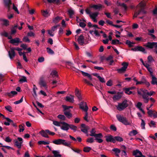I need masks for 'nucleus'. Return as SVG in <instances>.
Masks as SVG:
<instances>
[{
    "instance_id": "f257e3e1",
    "label": "nucleus",
    "mask_w": 157,
    "mask_h": 157,
    "mask_svg": "<svg viewBox=\"0 0 157 157\" xmlns=\"http://www.w3.org/2000/svg\"><path fill=\"white\" fill-rule=\"evenodd\" d=\"M145 5L146 3L142 1L140 3L136 6L137 8H139L138 9L139 10L138 11L135 12L133 17H136L138 15L140 14H146V12L144 10Z\"/></svg>"
},
{
    "instance_id": "f03ea898",
    "label": "nucleus",
    "mask_w": 157,
    "mask_h": 157,
    "mask_svg": "<svg viewBox=\"0 0 157 157\" xmlns=\"http://www.w3.org/2000/svg\"><path fill=\"white\" fill-rule=\"evenodd\" d=\"M52 143L57 145H62L65 146L70 147L71 145V142L67 141L66 140L62 139H58L54 140Z\"/></svg>"
},
{
    "instance_id": "7ed1b4c3",
    "label": "nucleus",
    "mask_w": 157,
    "mask_h": 157,
    "mask_svg": "<svg viewBox=\"0 0 157 157\" xmlns=\"http://www.w3.org/2000/svg\"><path fill=\"white\" fill-rule=\"evenodd\" d=\"M138 94L141 95L144 99L145 103H147L149 101V98L148 95V91L145 89H140L137 91Z\"/></svg>"
},
{
    "instance_id": "20e7f679",
    "label": "nucleus",
    "mask_w": 157,
    "mask_h": 157,
    "mask_svg": "<svg viewBox=\"0 0 157 157\" xmlns=\"http://www.w3.org/2000/svg\"><path fill=\"white\" fill-rule=\"evenodd\" d=\"M116 117L119 121L125 125H131L132 121H128L126 118L120 114L116 115Z\"/></svg>"
},
{
    "instance_id": "39448f33",
    "label": "nucleus",
    "mask_w": 157,
    "mask_h": 157,
    "mask_svg": "<svg viewBox=\"0 0 157 157\" xmlns=\"http://www.w3.org/2000/svg\"><path fill=\"white\" fill-rule=\"evenodd\" d=\"M88 38L86 37L85 39L82 35H80L77 39V41L78 44L81 45L86 44L89 43L90 38L89 36H88Z\"/></svg>"
},
{
    "instance_id": "423d86ee",
    "label": "nucleus",
    "mask_w": 157,
    "mask_h": 157,
    "mask_svg": "<svg viewBox=\"0 0 157 157\" xmlns=\"http://www.w3.org/2000/svg\"><path fill=\"white\" fill-rule=\"evenodd\" d=\"M128 106L127 101L126 100H124L121 103H118V105L116 106L117 108L119 111H121Z\"/></svg>"
},
{
    "instance_id": "0eeeda50",
    "label": "nucleus",
    "mask_w": 157,
    "mask_h": 157,
    "mask_svg": "<svg viewBox=\"0 0 157 157\" xmlns=\"http://www.w3.org/2000/svg\"><path fill=\"white\" fill-rule=\"evenodd\" d=\"M144 46L147 48H155L154 52L157 54V42H148L147 44L144 45Z\"/></svg>"
},
{
    "instance_id": "6e6552de",
    "label": "nucleus",
    "mask_w": 157,
    "mask_h": 157,
    "mask_svg": "<svg viewBox=\"0 0 157 157\" xmlns=\"http://www.w3.org/2000/svg\"><path fill=\"white\" fill-rule=\"evenodd\" d=\"M39 84L40 86L41 87H44L47 90V89L48 87L47 85V83L43 77H41L40 78Z\"/></svg>"
},
{
    "instance_id": "1a4fd4ad",
    "label": "nucleus",
    "mask_w": 157,
    "mask_h": 157,
    "mask_svg": "<svg viewBox=\"0 0 157 157\" xmlns=\"http://www.w3.org/2000/svg\"><path fill=\"white\" fill-rule=\"evenodd\" d=\"M59 26V25H56L52 27L50 29L48 30V34L50 36H53L54 35V32L57 30V27Z\"/></svg>"
},
{
    "instance_id": "9d476101",
    "label": "nucleus",
    "mask_w": 157,
    "mask_h": 157,
    "mask_svg": "<svg viewBox=\"0 0 157 157\" xmlns=\"http://www.w3.org/2000/svg\"><path fill=\"white\" fill-rule=\"evenodd\" d=\"M128 63L127 62H124L122 63L121 65L123 67L117 70L118 72L121 73L125 71L128 67Z\"/></svg>"
},
{
    "instance_id": "9b49d317",
    "label": "nucleus",
    "mask_w": 157,
    "mask_h": 157,
    "mask_svg": "<svg viewBox=\"0 0 157 157\" xmlns=\"http://www.w3.org/2000/svg\"><path fill=\"white\" fill-rule=\"evenodd\" d=\"M15 145L18 148H20L22 146V144L23 142V139L21 137H18L17 140H14Z\"/></svg>"
},
{
    "instance_id": "f8f14e48",
    "label": "nucleus",
    "mask_w": 157,
    "mask_h": 157,
    "mask_svg": "<svg viewBox=\"0 0 157 157\" xmlns=\"http://www.w3.org/2000/svg\"><path fill=\"white\" fill-rule=\"evenodd\" d=\"M79 108L84 111H87L88 109L87 104L83 101L81 102L79 104Z\"/></svg>"
},
{
    "instance_id": "ddd939ff",
    "label": "nucleus",
    "mask_w": 157,
    "mask_h": 157,
    "mask_svg": "<svg viewBox=\"0 0 157 157\" xmlns=\"http://www.w3.org/2000/svg\"><path fill=\"white\" fill-rule=\"evenodd\" d=\"M89 129V127L86 126L85 124H81V130L83 132L87 134L88 132V130Z\"/></svg>"
},
{
    "instance_id": "4468645a",
    "label": "nucleus",
    "mask_w": 157,
    "mask_h": 157,
    "mask_svg": "<svg viewBox=\"0 0 157 157\" xmlns=\"http://www.w3.org/2000/svg\"><path fill=\"white\" fill-rule=\"evenodd\" d=\"M69 124H68L65 122H62L61 124L60 128L61 129L63 130L67 131L69 129Z\"/></svg>"
},
{
    "instance_id": "2eb2a0df",
    "label": "nucleus",
    "mask_w": 157,
    "mask_h": 157,
    "mask_svg": "<svg viewBox=\"0 0 157 157\" xmlns=\"http://www.w3.org/2000/svg\"><path fill=\"white\" fill-rule=\"evenodd\" d=\"M9 42L14 45H18V43H21V41H20V39L19 38H16L11 40L9 41Z\"/></svg>"
},
{
    "instance_id": "dca6fc26",
    "label": "nucleus",
    "mask_w": 157,
    "mask_h": 157,
    "mask_svg": "<svg viewBox=\"0 0 157 157\" xmlns=\"http://www.w3.org/2000/svg\"><path fill=\"white\" fill-rule=\"evenodd\" d=\"M13 48H10V50L8 51V54L10 59H13L15 56L16 54Z\"/></svg>"
},
{
    "instance_id": "f3484780",
    "label": "nucleus",
    "mask_w": 157,
    "mask_h": 157,
    "mask_svg": "<svg viewBox=\"0 0 157 157\" xmlns=\"http://www.w3.org/2000/svg\"><path fill=\"white\" fill-rule=\"evenodd\" d=\"M98 13L97 12L94 13H92L90 14V18L92 19L94 22H97V20L96 19V17L98 16Z\"/></svg>"
},
{
    "instance_id": "a211bd4d",
    "label": "nucleus",
    "mask_w": 157,
    "mask_h": 157,
    "mask_svg": "<svg viewBox=\"0 0 157 157\" xmlns=\"http://www.w3.org/2000/svg\"><path fill=\"white\" fill-rule=\"evenodd\" d=\"M4 2L8 8V11H9L12 8V3L10 0H5Z\"/></svg>"
},
{
    "instance_id": "6ab92c4d",
    "label": "nucleus",
    "mask_w": 157,
    "mask_h": 157,
    "mask_svg": "<svg viewBox=\"0 0 157 157\" xmlns=\"http://www.w3.org/2000/svg\"><path fill=\"white\" fill-rule=\"evenodd\" d=\"M106 140L107 142H112L113 143L115 142L114 137L111 135L106 136H105Z\"/></svg>"
},
{
    "instance_id": "aec40b11",
    "label": "nucleus",
    "mask_w": 157,
    "mask_h": 157,
    "mask_svg": "<svg viewBox=\"0 0 157 157\" xmlns=\"http://www.w3.org/2000/svg\"><path fill=\"white\" fill-rule=\"evenodd\" d=\"M121 97V94L119 92H118L116 94L113 96V99L114 101H117L120 99Z\"/></svg>"
},
{
    "instance_id": "412c9836",
    "label": "nucleus",
    "mask_w": 157,
    "mask_h": 157,
    "mask_svg": "<svg viewBox=\"0 0 157 157\" xmlns=\"http://www.w3.org/2000/svg\"><path fill=\"white\" fill-rule=\"evenodd\" d=\"M74 96L72 95H70L69 96H66V100L71 103H73L74 101Z\"/></svg>"
},
{
    "instance_id": "4be33fe9",
    "label": "nucleus",
    "mask_w": 157,
    "mask_h": 157,
    "mask_svg": "<svg viewBox=\"0 0 157 157\" xmlns=\"http://www.w3.org/2000/svg\"><path fill=\"white\" fill-rule=\"evenodd\" d=\"M62 19L61 17L57 16L53 19L52 22L55 24H56L58 23Z\"/></svg>"
},
{
    "instance_id": "5701e85b",
    "label": "nucleus",
    "mask_w": 157,
    "mask_h": 157,
    "mask_svg": "<svg viewBox=\"0 0 157 157\" xmlns=\"http://www.w3.org/2000/svg\"><path fill=\"white\" fill-rule=\"evenodd\" d=\"M142 105V104L141 102H139L137 103L136 105V106L137 108H138L139 109V110H140L142 112V113L144 114L145 113V112L141 108V106Z\"/></svg>"
},
{
    "instance_id": "b1692460",
    "label": "nucleus",
    "mask_w": 157,
    "mask_h": 157,
    "mask_svg": "<svg viewBox=\"0 0 157 157\" xmlns=\"http://www.w3.org/2000/svg\"><path fill=\"white\" fill-rule=\"evenodd\" d=\"M41 135L43 137L48 138L49 136L47 134L48 132H46V130L45 131L42 130L39 132Z\"/></svg>"
},
{
    "instance_id": "393cba45",
    "label": "nucleus",
    "mask_w": 157,
    "mask_h": 157,
    "mask_svg": "<svg viewBox=\"0 0 157 157\" xmlns=\"http://www.w3.org/2000/svg\"><path fill=\"white\" fill-rule=\"evenodd\" d=\"M112 151L115 153V155L116 156H119V154L121 152V150L120 149L117 148H114L112 149Z\"/></svg>"
},
{
    "instance_id": "a878e982",
    "label": "nucleus",
    "mask_w": 157,
    "mask_h": 157,
    "mask_svg": "<svg viewBox=\"0 0 157 157\" xmlns=\"http://www.w3.org/2000/svg\"><path fill=\"white\" fill-rule=\"evenodd\" d=\"M17 92L16 91H11L10 92H8L6 94V95L8 96L10 98H12L15 95H16Z\"/></svg>"
},
{
    "instance_id": "bb28decb",
    "label": "nucleus",
    "mask_w": 157,
    "mask_h": 157,
    "mask_svg": "<svg viewBox=\"0 0 157 157\" xmlns=\"http://www.w3.org/2000/svg\"><path fill=\"white\" fill-rule=\"evenodd\" d=\"M54 157H61V155L60 154L59 151L58 150H53L52 151Z\"/></svg>"
},
{
    "instance_id": "cd10ccee",
    "label": "nucleus",
    "mask_w": 157,
    "mask_h": 157,
    "mask_svg": "<svg viewBox=\"0 0 157 157\" xmlns=\"http://www.w3.org/2000/svg\"><path fill=\"white\" fill-rule=\"evenodd\" d=\"M1 21H2V25L6 26H8L9 25V22L7 19H1Z\"/></svg>"
},
{
    "instance_id": "c85d7f7f",
    "label": "nucleus",
    "mask_w": 157,
    "mask_h": 157,
    "mask_svg": "<svg viewBox=\"0 0 157 157\" xmlns=\"http://www.w3.org/2000/svg\"><path fill=\"white\" fill-rule=\"evenodd\" d=\"M117 5L118 6H121L122 8L124 9V10L126 11L128 9V7L124 3H121L120 2H117Z\"/></svg>"
},
{
    "instance_id": "c756f323",
    "label": "nucleus",
    "mask_w": 157,
    "mask_h": 157,
    "mask_svg": "<svg viewBox=\"0 0 157 157\" xmlns=\"http://www.w3.org/2000/svg\"><path fill=\"white\" fill-rule=\"evenodd\" d=\"M64 114L68 118H70L72 117L71 113L69 111L63 110Z\"/></svg>"
},
{
    "instance_id": "7c9ffc66",
    "label": "nucleus",
    "mask_w": 157,
    "mask_h": 157,
    "mask_svg": "<svg viewBox=\"0 0 157 157\" xmlns=\"http://www.w3.org/2000/svg\"><path fill=\"white\" fill-rule=\"evenodd\" d=\"M5 118L7 121V122L5 121L4 122V124L6 125L9 126L10 123L13 122V121L8 117H5Z\"/></svg>"
},
{
    "instance_id": "2f4dec72",
    "label": "nucleus",
    "mask_w": 157,
    "mask_h": 157,
    "mask_svg": "<svg viewBox=\"0 0 157 157\" xmlns=\"http://www.w3.org/2000/svg\"><path fill=\"white\" fill-rule=\"evenodd\" d=\"M37 90V88L35 85H33V95L34 97H37V94H36V90Z\"/></svg>"
},
{
    "instance_id": "473e14b6",
    "label": "nucleus",
    "mask_w": 157,
    "mask_h": 157,
    "mask_svg": "<svg viewBox=\"0 0 157 157\" xmlns=\"http://www.w3.org/2000/svg\"><path fill=\"white\" fill-rule=\"evenodd\" d=\"M152 77L151 83L153 85H155L157 82V78L153 75H151Z\"/></svg>"
},
{
    "instance_id": "72a5a7b5",
    "label": "nucleus",
    "mask_w": 157,
    "mask_h": 157,
    "mask_svg": "<svg viewBox=\"0 0 157 157\" xmlns=\"http://www.w3.org/2000/svg\"><path fill=\"white\" fill-rule=\"evenodd\" d=\"M102 7V5L100 4H99L98 5H94L91 6V7L94 8L95 10H98L101 8Z\"/></svg>"
},
{
    "instance_id": "f704fd0d",
    "label": "nucleus",
    "mask_w": 157,
    "mask_h": 157,
    "mask_svg": "<svg viewBox=\"0 0 157 157\" xmlns=\"http://www.w3.org/2000/svg\"><path fill=\"white\" fill-rule=\"evenodd\" d=\"M82 74L83 75L85 76H87L88 77L90 80H92V78L90 75L89 74L87 73L84 72L83 71H81Z\"/></svg>"
},
{
    "instance_id": "c9c22d12",
    "label": "nucleus",
    "mask_w": 157,
    "mask_h": 157,
    "mask_svg": "<svg viewBox=\"0 0 157 157\" xmlns=\"http://www.w3.org/2000/svg\"><path fill=\"white\" fill-rule=\"evenodd\" d=\"M138 134V132L136 130H133L130 132L128 135L129 136H135Z\"/></svg>"
},
{
    "instance_id": "e433bc0d",
    "label": "nucleus",
    "mask_w": 157,
    "mask_h": 157,
    "mask_svg": "<svg viewBox=\"0 0 157 157\" xmlns=\"http://www.w3.org/2000/svg\"><path fill=\"white\" fill-rule=\"evenodd\" d=\"M138 151H140L138 150H136L133 151V155L135 157H141L140 156V153Z\"/></svg>"
},
{
    "instance_id": "4c0bfd02",
    "label": "nucleus",
    "mask_w": 157,
    "mask_h": 157,
    "mask_svg": "<svg viewBox=\"0 0 157 157\" xmlns=\"http://www.w3.org/2000/svg\"><path fill=\"white\" fill-rule=\"evenodd\" d=\"M69 128H70L74 132H76L77 130V126L72 124H69Z\"/></svg>"
},
{
    "instance_id": "58836bf2",
    "label": "nucleus",
    "mask_w": 157,
    "mask_h": 157,
    "mask_svg": "<svg viewBox=\"0 0 157 157\" xmlns=\"http://www.w3.org/2000/svg\"><path fill=\"white\" fill-rule=\"evenodd\" d=\"M62 122H58L56 121H53V124L57 126H60Z\"/></svg>"
},
{
    "instance_id": "ea45409f",
    "label": "nucleus",
    "mask_w": 157,
    "mask_h": 157,
    "mask_svg": "<svg viewBox=\"0 0 157 157\" xmlns=\"http://www.w3.org/2000/svg\"><path fill=\"white\" fill-rule=\"evenodd\" d=\"M138 51H140L144 53H146V51L145 49L142 46H138Z\"/></svg>"
},
{
    "instance_id": "a19ab883",
    "label": "nucleus",
    "mask_w": 157,
    "mask_h": 157,
    "mask_svg": "<svg viewBox=\"0 0 157 157\" xmlns=\"http://www.w3.org/2000/svg\"><path fill=\"white\" fill-rule=\"evenodd\" d=\"M114 140H115V142L116 141H119V142H121L123 141V138L119 136H116L114 137Z\"/></svg>"
},
{
    "instance_id": "79ce46f5",
    "label": "nucleus",
    "mask_w": 157,
    "mask_h": 157,
    "mask_svg": "<svg viewBox=\"0 0 157 157\" xmlns=\"http://www.w3.org/2000/svg\"><path fill=\"white\" fill-rule=\"evenodd\" d=\"M91 148L89 147H85L83 148V151L86 152H89L91 150Z\"/></svg>"
},
{
    "instance_id": "37998d69",
    "label": "nucleus",
    "mask_w": 157,
    "mask_h": 157,
    "mask_svg": "<svg viewBox=\"0 0 157 157\" xmlns=\"http://www.w3.org/2000/svg\"><path fill=\"white\" fill-rule=\"evenodd\" d=\"M49 142L45 141H40L38 142V144H43L44 145H48L49 144Z\"/></svg>"
},
{
    "instance_id": "c03bdc74",
    "label": "nucleus",
    "mask_w": 157,
    "mask_h": 157,
    "mask_svg": "<svg viewBox=\"0 0 157 157\" xmlns=\"http://www.w3.org/2000/svg\"><path fill=\"white\" fill-rule=\"evenodd\" d=\"M41 12L42 13L43 15L45 17H47L48 16V13L47 10H42Z\"/></svg>"
},
{
    "instance_id": "a18cd8bd",
    "label": "nucleus",
    "mask_w": 157,
    "mask_h": 157,
    "mask_svg": "<svg viewBox=\"0 0 157 157\" xmlns=\"http://www.w3.org/2000/svg\"><path fill=\"white\" fill-rule=\"evenodd\" d=\"M112 44H121V43L118 40H113L112 41Z\"/></svg>"
},
{
    "instance_id": "49530a36",
    "label": "nucleus",
    "mask_w": 157,
    "mask_h": 157,
    "mask_svg": "<svg viewBox=\"0 0 157 157\" xmlns=\"http://www.w3.org/2000/svg\"><path fill=\"white\" fill-rule=\"evenodd\" d=\"M130 90H131V88H126L125 90V93L128 94H132V92Z\"/></svg>"
},
{
    "instance_id": "de8ad7c7",
    "label": "nucleus",
    "mask_w": 157,
    "mask_h": 157,
    "mask_svg": "<svg viewBox=\"0 0 157 157\" xmlns=\"http://www.w3.org/2000/svg\"><path fill=\"white\" fill-rule=\"evenodd\" d=\"M51 75L52 76V77L53 78L58 76L57 72L56 71L54 70L52 71L51 73Z\"/></svg>"
},
{
    "instance_id": "09e8293b",
    "label": "nucleus",
    "mask_w": 157,
    "mask_h": 157,
    "mask_svg": "<svg viewBox=\"0 0 157 157\" xmlns=\"http://www.w3.org/2000/svg\"><path fill=\"white\" fill-rule=\"evenodd\" d=\"M19 82L21 83L27 82L26 78L25 76H23L19 80Z\"/></svg>"
},
{
    "instance_id": "8fccbe9b",
    "label": "nucleus",
    "mask_w": 157,
    "mask_h": 157,
    "mask_svg": "<svg viewBox=\"0 0 157 157\" xmlns=\"http://www.w3.org/2000/svg\"><path fill=\"white\" fill-rule=\"evenodd\" d=\"M85 112V116L84 117V119L87 122H89V120L88 119V113L87 111H84Z\"/></svg>"
},
{
    "instance_id": "3c124183",
    "label": "nucleus",
    "mask_w": 157,
    "mask_h": 157,
    "mask_svg": "<svg viewBox=\"0 0 157 157\" xmlns=\"http://www.w3.org/2000/svg\"><path fill=\"white\" fill-rule=\"evenodd\" d=\"M96 132L95 129L94 128H93L90 132V136H94L96 134Z\"/></svg>"
},
{
    "instance_id": "603ef678",
    "label": "nucleus",
    "mask_w": 157,
    "mask_h": 157,
    "mask_svg": "<svg viewBox=\"0 0 157 157\" xmlns=\"http://www.w3.org/2000/svg\"><path fill=\"white\" fill-rule=\"evenodd\" d=\"M126 44L128 45L129 47H132L133 46V44H134V43L131 42L129 40H127Z\"/></svg>"
},
{
    "instance_id": "864d4df0",
    "label": "nucleus",
    "mask_w": 157,
    "mask_h": 157,
    "mask_svg": "<svg viewBox=\"0 0 157 157\" xmlns=\"http://www.w3.org/2000/svg\"><path fill=\"white\" fill-rule=\"evenodd\" d=\"M94 136L95 138V140H96L97 138L98 139L102 138L103 137V136L101 133H100L98 134H96Z\"/></svg>"
},
{
    "instance_id": "5fc2aeb1",
    "label": "nucleus",
    "mask_w": 157,
    "mask_h": 157,
    "mask_svg": "<svg viewBox=\"0 0 157 157\" xmlns=\"http://www.w3.org/2000/svg\"><path fill=\"white\" fill-rule=\"evenodd\" d=\"M145 123L144 120L141 119V126L142 129H145Z\"/></svg>"
},
{
    "instance_id": "6e6d98bb",
    "label": "nucleus",
    "mask_w": 157,
    "mask_h": 157,
    "mask_svg": "<svg viewBox=\"0 0 157 157\" xmlns=\"http://www.w3.org/2000/svg\"><path fill=\"white\" fill-rule=\"evenodd\" d=\"M46 49L47 52L49 54L52 55L54 54V52L50 48L48 47Z\"/></svg>"
},
{
    "instance_id": "4d7b16f0",
    "label": "nucleus",
    "mask_w": 157,
    "mask_h": 157,
    "mask_svg": "<svg viewBox=\"0 0 157 157\" xmlns=\"http://www.w3.org/2000/svg\"><path fill=\"white\" fill-rule=\"evenodd\" d=\"M35 34L33 32L30 31L27 33V36L30 37H34Z\"/></svg>"
},
{
    "instance_id": "13d9d810",
    "label": "nucleus",
    "mask_w": 157,
    "mask_h": 157,
    "mask_svg": "<svg viewBox=\"0 0 157 157\" xmlns=\"http://www.w3.org/2000/svg\"><path fill=\"white\" fill-rule=\"evenodd\" d=\"M57 117L60 119L64 120H65L66 118L65 116L63 115L59 114L58 116Z\"/></svg>"
},
{
    "instance_id": "bf43d9fd",
    "label": "nucleus",
    "mask_w": 157,
    "mask_h": 157,
    "mask_svg": "<svg viewBox=\"0 0 157 157\" xmlns=\"http://www.w3.org/2000/svg\"><path fill=\"white\" fill-rule=\"evenodd\" d=\"M48 2L49 3H59L60 2V0H47Z\"/></svg>"
},
{
    "instance_id": "052dcab7",
    "label": "nucleus",
    "mask_w": 157,
    "mask_h": 157,
    "mask_svg": "<svg viewBox=\"0 0 157 157\" xmlns=\"http://www.w3.org/2000/svg\"><path fill=\"white\" fill-rule=\"evenodd\" d=\"M0 34L2 36H4L6 37H8V34L5 31H4L3 32L1 33Z\"/></svg>"
},
{
    "instance_id": "680f3d73",
    "label": "nucleus",
    "mask_w": 157,
    "mask_h": 157,
    "mask_svg": "<svg viewBox=\"0 0 157 157\" xmlns=\"http://www.w3.org/2000/svg\"><path fill=\"white\" fill-rule=\"evenodd\" d=\"M19 132H23L24 131L25 128L24 126L22 125H20L19 126Z\"/></svg>"
},
{
    "instance_id": "e2e57ef3",
    "label": "nucleus",
    "mask_w": 157,
    "mask_h": 157,
    "mask_svg": "<svg viewBox=\"0 0 157 157\" xmlns=\"http://www.w3.org/2000/svg\"><path fill=\"white\" fill-rule=\"evenodd\" d=\"M23 101V97H22L21 99L17 101H15L14 102L15 104L17 105L20 104Z\"/></svg>"
},
{
    "instance_id": "0e129e2a",
    "label": "nucleus",
    "mask_w": 157,
    "mask_h": 157,
    "mask_svg": "<svg viewBox=\"0 0 157 157\" xmlns=\"http://www.w3.org/2000/svg\"><path fill=\"white\" fill-rule=\"evenodd\" d=\"M94 141V139L92 137H90L88 138L86 140V141L89 143H92Z\"/></svg>"
},
{
    "instance_id": "69168bd1",
    "label": "nucleus",
    "mask_w": 157,
    "mask_h": 157,
    "mask_svg": "<svg viewBox=\"0 0 157 157\" xmlns=\"http://www.w3.org/2000/svg\"><path fill=\"white\" fill-rule=\"evenodd\" d=\"M6 109L10 112H12V108L10 106H7L5 107Z\"/></svg>"
},
{
    "instance_id": "338daca9",
    "label": "nucleus",
    "mask_w": 157,
    "mask_h": 157,
    "mask_svg": "<svg viewBox=\"0 0 157 157\" xmlns=\"http://www.w3.org/2000/svg\"><path fill=\"white\" fill-rule=\"evenodd\" d=\"M155 112L154 111H153L152 110H149V111H147V113L148 115L150 117H152L153 114V112Z\"/></svg>"
},
{
    "instance_id": "774afa93",
    "label": "nucleus",
    "mask_w": 157,
    "mask_h": 157,
    "mask_svg": "<svg viewBox=\"0 0 157 157\" xmlns=\"http://www.w3.org/2000/svg\"><path fill=\"white\" fill-rule=\"evenodd\" d=\"M68 12L69 15H73L74 14V11L72 9H69Z\"/></svg>"
}]
</instances>
